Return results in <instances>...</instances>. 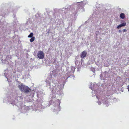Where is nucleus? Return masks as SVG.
Instances as JSON below:
<instances>
[{"label": "nucleus", "mask_w": 129, "mask_h": 129, "mask_svg": "<svg viewBox=\"0 0 129 129\" xmlns=\"http://www.w3.org/2000/svg\"><path fill=\"white\" fill-rule=\"evenodd\" d=\"M18 87L21 91L28 93L29 91V88L27 86L23 84L18 85Z\"/></svg>", "instance_id": "1"}, {"label": "nucleus", "mask_w": 129, "mask_h": 129, "mask_svg": "<svg viewBox=\"0 0 129 129\" xmlns=\"http://www.w3.org/2000/svg\"><path fill=\"white\" fill-rule=\"evenodd\" d=\"M37 55L38 58L40 59H42L44 57V54L42 51H39Z\"/></svg>", "instance_id": "2"}, {"label": "nucleus", "mask_w": 129, "mask_h": 129, "mask_svg": "<svg viewBox=\"0 0 129 129\" xmlns=\"http://www.w3.org/2000/svg\"><path fill=\"white\" fill-rule=\"evenodd\" d=\"M87 54V52L85 51H84L81 53L80 56L81 58H84L86 55Z\"/></svg>", "instance_id": "3"}, {"label": "nucleus", "mask_w": 129, "mask_h": 129, "mask_svg": "<svg viewBox=\"0 0 129 129\" xmlns=\"http://www.w3.org/2000/svg\"><path fill=\"white\" fill-rule=\"evenodd\" d=\"M120 17L122 19H123L125 17V15L124 13H121L120 15Z\"/></svg>", "instance_id": "4"}, {"label": "nucleus", "mask_w": 129, "mask_h": 129, "mask_svg": "<svg viewBox=\"0 0 129 129\" xmlns=\"http://www.w3.org/2000/svg\"><path fill=\"white\" fill-rule=\"evenodd\" d=\"M35 37H32L29 40L30 42H33L35 40Z\"/></svg>", "instance_id": "5"}, {"label": "nucleus", "mask_w": 129, "mask_h": 129, "mask_svg": "<svg viewBox=\"0 0 129 129\" xmlns=\"http://www.w3.org/2000/svg\"><path fill=\"white\" fill-rule=\"evenodd\" d=\"M33 33H31L28 36V38H32L33 35Z\"/></svg>", "instance_id": "6"}, {"label": "nucleus", "mask_w": 129, "mask_h": 129, "mask_svg": "<svg viewBox=\"0 0 129 129\" xmlns=\"http://www.w3.org/2000/svg\"><path fill=\"white\" fill-rule=\"evenodd\" d=\"M121 24L122 25V26H125L126 25V23L125 22L122 23V24Z\"/></svg>", "instance_id": "7"}, {"label": "nucleus", "mask_w": 129, "mask_h": 129, "mask_svg": "<svg viewBox=\"0 0 129 129\" xmlns=\"http://www.w3.org/2000/svg\"><path fill=\"white\" fill-rule=\"evenodd\" d=\"M122 27V25H121V24H120L119 25H118V26H117V28H118V29H119V28H120V27Z\"/></svg>", "instance_id": "8"}, {"label": "nucleus", "mask_w": 129, "mask_h": 129, "mask_svg": "<svg viewBox=\"0 0 129 129\" xmlns=\"http://www.w3.org/2000/svg\"><path fill=\"white\" fill-rule=\"evenodd\" d=\"M126 31H127V30L125 29H123V32H126Z\"/></svg>", "instance_id": "9"}, {"label": "nucleus", "mask_w": 129, "mask_h": 129, "mask_svg": "<svg viewBox=\"0 0 129 129\" xmlns=\"http://www.w3.org/2000/svg\"><path fill=\"white\" fill-rule=\"evenodd\" d=\"M128 91H129V86L128 87Z\"/></svg>", "instance_id": "10"}, {"label": "nucleus", "mask_w": 129, "mask_h": 129, "mask_svg": "<svg viewBox=\"0 0 129 129\" xmlns=\"http://www.w3.org/2000/svg\"><path fill=\"white\" fill-rule=\"evenodd\" d=\"M121 30H119V32H121Z\"/></svg>", "instance_id": "11"}]
</instances>
